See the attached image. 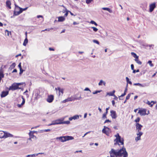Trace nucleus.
<instances>
[{
  "label": "nucleus",
  "instance_id": "1",
  "mask_svg": "<svg viewBox=\"0 0 157 157\" xmlns=\"http://www.w3.org/2000/svg\"><path fill=\"white\" fill-rule=\"evenodd\" d=\"M124 146L121 149L118 150H116L113 148L111 149V150L109 151L110 154V157H121V154L124 152Z\"/></svg>",
  "mask_w": 157,
  "mask_h": 157
},
{
  "label": "nucleus",
  "instance_id": "2",
  "mask_svg": "<svg viewBox=\"0 0 157 157\" xmlns=\"http://www.w3.org/2000/svg\"><path fill=\"white\" fill-rule=\"evenodd\" d=\"M21 84L20 83H17L14 82L12 84L11 86H10L9 88V90H15L18 89H20L21 88L19 87V86L21 85Z\"/></svg>",
  "mask_w": 157,
  "mask_h": 157
},
{
  "label": "nucleus",
  "instance_id": "3",
  "mask_svg": "<svg viewBox=\"0 0 157 157\" xmlns=\"http://www.w3.org/2000/svg\"><path fill=\"white\" fill-rule=\"evenodd\" d=\"M73 139L74 138L73 137L69 136H61L56 138L57 139H59L62 142H64L69 140H73Z\"/></svg>",
  "mask_w": 157,
  "mask_h": 157
},
{
  "label": "nucleus",
  "instance_id": "4",
  "mask_svg": "<svg viewBox=\"0 0 157 157\" xmlns=\"http://www.w3.org/2000/svg\"><path fill=\"white\" fill-rule=\"evenodd\" d=\"M115 136L116 137V138L115 139V141L116 140V144L117 143L119 145H123L124 144V140L121 138L119 134L117 133Z\"/></svg>",
  "mask_w": 157,
  "mask_h": 157
},
{
  "label": "nucleus",
  "instance_id": "5",
  "mask_svg": "<svg viewBox=\"0 0 157 157\" xmlns=\"http://www.w3.org/2000/svg\"><path fill=\"white\" fill-rule=\"evenodd\" d=\"M22 12V10H21V8L18 6H16L14 10L13 14L15 16H17L19 15Z\"/></svg>",
  "mask_w": 157,
  "mask_h": 157
},
{
  "label": "nucleus",
  "instance_id": "6",
  "mask_svg": "<svg viewBox=\"0 0 157 157\" xmlns=\"http://www.w3.org/2000/svg\"><path fill=\"white\" fill-rule=\"evenodd\" d=\"M102 132L103 133L105 134L108 136H109V134L111 132V130L109 128L104 126V128L102 130Z\"/></svg>",
  "mask_w": 157,
  "mask_h": 157
},
{
  "label": "nucleus",
  "instance_id": "7",
  "mask_svg": "<svg viewBox=\"0 0 157 157\" xmlns=\"http://www.w3.org/2000/svg\"><path fill=\"white\" fill-rule=\"evenodd\" d=\"M63 123V122L62 121L60 120H58L55 121H53L52 123L49 124V126H50L53 125H55L57 124H60Z\"/></svg>",
  "mask_w": 157,
  "mask_h": 157
},
{
  "label": "nucleus",
  "instance_id": "8",
  "mask_svg": "<svg viewBox=\"0 0 157 157\" xmlns=\"http://www.w3.org/2000/svg\"><path fill=\"white\" fill-rule=\"evenodd\" d=\"M156 7V3L155 2H154L150 4L149 5V12H152Z\"/></svg>",
  "mask_w": 157,
  "mask_h": 157
},
{
  "label": "nucleus",
  "instance_id": "9",
  "mask_svg": "<svg viewBox=\"0 0 157 157\" xmlns=\"http://www.w3.org/2000/svg\"><path fill=\"white\" fill-rule=\"evenodd\" d=\"M146 109H142L139 110L138 113H139L141 116H143L146 115Z\"/></svg>",
  "mask_w": 157,
  "mask_h": 157
},
{
  "label": "nucleus",
  "instance_id": "10",
  "mask_svg": "<svg viewBox=\"0 0 157 157\" xmlns=\"http://www.w3.org/2000/svg\"><path fill=\"white\" fill-rule=\"evenodd\" d=\"M54 99V96L52 95H50L48 96L47 99V101L49 103H51L52 102Z\"/></svg>",
  "mask_w": 157,
  "mask_h": 157
},
{
  "label": "nucleus",
  "instance_id": "11",
  "mask_svg": "<svg viewBox=\"0 0 157 157\" xmlns=\"http://www.w3.org/2000/svg\"><path fill=\"white\" fill-rule=\"evenodd\" d=\"M110 116L113 119H116L117 117L116 112L113 110L110 111Z\"/></svg>",
  "mask_w": 157,
  "mask_h": 157
},
{
  "label": "nucleus",
  "instance_id": "12",
  "mask_svg": "<svg viewBox=\"0 0 157 157\" xmlns=\"http://www.w3.org/2000/svg\"><path fill=\"white\" fill-rule=\"evenodd\" d=\"M55 90H58L59 91V95H62L63 93L64 89L61 88L60 87H58L55 88Z\"/></svg>",
  "mask_w": 157,
  "mask_h": 157
},
{
  "label": "nucleus",
  "instance_id": "13",
  "mask_svg": "<svg viewBox=\"0 0 157 157\" xmlns=\"http://www.w3.org/2000/svg\"><path fill=\"white\" fill-rule=\"evenodd\" d=\"M21 98L22 99V101L21 103V104H18L17 105V106L18 108H21L22 106L25 104V99L24 98L23 96H21Z\"/></svg>",
  "mask_w": 157,
  "mask_h": 157
},
{
  "label": "nucleus",
  "instance_id": "14",
  "mask_svg": "<svg viewBox=\"0 0 157 157\" xmlns=\"http://www.w3.org/2000/svg\"><path fill=\"white\" fill-rule=\"evenodd\" d=\"M11 3L10 1L9 0H7L6 1V6L9 9H11Z\"/></svg>",
  "mask_w": 157,
  "mask_h": 157
},
{
  "label": "nucleus",
  "instance_id": "15",
  "mask_svg": "<svg viewBox=\"0 0 157 157\" xmlns=\"http://www.w3.org/2000/svg\"><path fill=\"white\" fill-rule=\"evenodd\" d=\"M8 91H3L2 92V93L1 94V98L4 97L8 95Z\"/></svg>",
  "mask_w": 157,
  "mask_h": 157
},
{
  "label": "nucleus",
  "instance_id": "16",
  "mask_svg": "<svg viewBox=\"0 0 157 157\" xmlns=\"http://www.w3.org/2000/svg\"><path fill=\"white\" fill-rule=\"evenodd\" d=\"M124 152L122 154H121L122 156H123V157H127L128 156V154L125 148L124 147V149H123Z\"/></svg>",
  "mask_w": 157,
  "mask_h": 157
},
{
  "label": "nucleus",
  "instance_id": "17",
  "mask_svg": "<svg viewBox=\"0 0 157 157\" xmlns=\"http://www.w3.org/2000/svg\"><path fill=\"white\" fill-rule=\"evenodd\" d=\"M128 86V84L127 83V84L126 87V88H125V89L124 90V93L123 94H122L119 97V98L120 99H122L121 98V97H123V96H125L126 94V92H127V90H128L127 89Z\"/></svg>",
  "mask_w": 157,
  "mask_h": 157
},
{
  "label": "nucleus",
  "instance_id": "18",
  "mask_svg": "<svg viewBox=\"0 0 157 157\" xmlns=\"http://www.w3.org/2000/svg\"><path fill=\"white\" fill-rule=\"evenodd\" d=\"M136 128L138 130V131H140L141 130V128L142 127V126L139 124V123H137L136 124Z\"/></svg>",
  "mask_w": 157,
  "mask_h": 157
},
{
  "label": "nucleus",
  "instance_id": "19",
  "mask_svg": "<svg viewBox=\"0 0 157 157\" xmlns=\"http://www.w3.org/2000/svg\"><path fill=\"white\" fill-rule=\"evenodd\" d=\"M29 140H31L32 138H33L34 137H35L36 138V137L34 135L33 132H32V131H30L29 133Z\"/></svg>",
  "mask_w": 157,
  "mask_h": 157
},
{
  "label": "nucleus",
  "instance_id": "20",
  "mask_svg": "<svg viewBox=\"0 0 157 157\" xmlns=\"http://www.w3.org/2000/svg\"><path fill=\"white\" fill-rule=\"evenodd\" d=\"M115 92V91L114 90H113L112 92H110L109 93H107V94L109 95L110 96H113L114 97H116L117 98V96H116L115 95H114V94Z\"/></svg>",
  "mask_w": 157,
  "mask_h": 157
},
{
  "label": "nucleus",
  "instance_id": "21",
  "mask_svg": "<svg viewBox=\"0 0 157 157\" xmlns=\"http://www.w3.org/2000/svg\"><path fill=\"white\" fill-rule=\"evenodd\" d=\"M156 103V102H154L153 101H151V102H150V101H148L147 102V103L149 105L150 107H152L153 105L154 104Z\"/></svg>",
  "mask_w": 157,
  "mask_h": 157
},
{
  "label": "nucleus",
  "instance_id": "22",
  "mask_svg": "<svg viewBox=\"0 0 157 157\" xmlns=\"http://www.w3.org/2000/svg\"><path fill=\"white\" fill-rule=\"evenodd\" d=\"M26 38L24 40V41L23 43V45L24 46H26L27 44L28 43V40L27 38V34L26 33Z\"/></svg>",
  "mask_w": 157,
  "mask_h": 157
},
{
  "label": "nucleus",
  "instance_id": "23",
  "mask_svg": "<svg viewBox=\"0 0 157 157\" xmlns=\"http://www.w3.org/2000/svg\"><path fill=\"white\" fill-rule=\"evenodd\" d=\"M65 20V18L63 16L59 17H58V21L62 22L64 21Z\"/></svg>",
  "mask_w": 157,
  "mask_h": 157
},
{
  "label": "nucleus",
  "instance_id": "24",
  "mask_svg": "<svg viewBox=\"0 0 157 157\" xmlns=\"http://www.w3.org/2000/svg\"><path fill=\"white\" fill-rule=\"evenodd\" d=\"M5 136H4V138H5L8 137H11L13 136V135H11V134H10L9 133H6V132H5Z\"/></svg>",
  "mask_w": 157,
  "mask_h": 157
},
{
  "label": "nucleus",
  "instance_id": "25",
  "mask_svg": "<svg viewBox=\"0 0 157 157\" xmlns=\"http://www.w3.org/2000/svg\"><path fill=\"white\" fill-rule=\"evenodd\" d=\"M5 135L4 132L0 131V138H4V136H5Z\"/></svg>",
  "mask_w": 157,
  "mask_h": 157
},
{
  "label": "nucleus",
  "instance_id": "26",
  "mask_svg": "<svg viewBox=\"0 0 157 157\" xmlns=\"http://www.w3.org/2000/svg\"><path fill=\"white\" fill-rule=\"evenodd\" d=\"M77 118H78V115H75L73 117H70L69 118V120L70 121H71L73 119L75 120L77 119Z\"/></svg>",
  "mask_w": 157,
  "mask_h": 157
},
{
  "label": "nucleus",
  "instance_id": "27",
  "mask_svg": "<svg viewBox=\"0 0 157 157\" xmlns=\"http://www.w3.org/2000/svg\"><path fill=\"white\" fill-rule=\"evenodd\" d=\"M5 35L8 36H9L10 35H11V33L9 31L7 30H6L5 31Z\"/></svg>",
  "mask_w": 157,
  "mask_h": 157
},
{
  "label": "nucleus",
  "instance_id": "28",
  "mask_svg": "<svg viewBox=\"0 0 157 157\" xmlns=\"http://www.w3.org/2000/svg\"><path fill=\"white\" fill-rule=\"evenodd\" d=\"M135 61L139 65H141L142 64V62L139 60V57H137L135 59Z\"/></svg>",
  "mask_w": 157,
  "mask_h": 157
},
{
  "label": "nucleus",
  "instance_id": "29",
  "mask_svg": "<svg viewBox=\"0 0 157 157\" xmlns=\"http://www.w3.org/2000/svg\"><path fill=\"white\" fill-rule=\"evenodd\" d=\"M102 9L104 10H107V11H108L110 13L112 12V10H111L109 8H106V7H103L102 8Z\"/></svg>",
  "mask_w": 157,
  "mask_h": 157
},
{
  "label": "nucleus",
  "instance_id": "30",
  "mask_svg": "<svg viewBox=\"0 0 157 157\" xmlns=\"http://www.w3.org/2000/svg\"><path fill=\"white\" fill-rule=\"evenodd\" d=\"M103 83V85L104 86H105V82H103L102 80H101L100 81V82H99V83H98V85L99 86H101V85H102V84Z\"/></svg>",
  "mask_w": 157,
  "mask_h": 157
},
{
  "label": "nucleus",
  "instance_id": "31",
  "mask_svg": "<svg viewBox=\"0 0 157 157\" xmlns=\"http://www.w3.org/2000/svg\"><path fill=\"white\" fill-rule=\"evenodd\" d=\"M15 65L16 64L15 63H13L10 66V68L11 69H13L15 67Z\"/></svg>",
  "mask_w": 157,
  "mask_h": 157
},
{
  "label": "nucleus",
  "instance_id": "32",
  "mask_svg": "<svg viewBox=\"0 0 157 157\" xmlns=\"http://www.w3.org/2000/svg\"><path fill=\"white\" fill-rule=\"evenodd\" d=\"M126 79L127 82L129 84H131V85L132 84V82L129 81V79L128 78V77H126Z\"/></svg>",
  "mask_w": 157,
  "mask_h": 157
},
{
  "label": "nucleus",
  "instance_id": "33",
  "mask_svg": "<svg viewBox=\"0 0 157 157\" xmlns=\"http://www.w3.org/2000/svg\"><path fill=\"white\" fill-rule=\"evenodd\" d=\"M131 54L135 58V59L137 57H139L138 56H137L136 54L134 52H132Z\"/></svg>",
  "mask_w": 157,
  "mask_h": 157
},
{
  "label": "nucleus",
  "instance_id": "34",
  "mask_svg": "<svg viewBox=\"0 0 157 157\" xmlns=\"http://www.w3.org/2000/svg\"><path fill=\"white\" fill-rule=\"evenodd\" d=\"M138 133L137 134V135L138 136H140V137H141V136L143 134V133L140 132V131H138Z\"/></svg>",
  "mask_w": 157,
  "mask_h": 157
},
{
  "label": "nucleus",
  "instance_id": "35",
  "mask_svg": "<svg viewBox=\"0 0 157 157\" xmlns=\"http://www.w3.org/2000/svg\"><path fill=\"white\" fill-rule=\"evenodd\" d=\"M71 101V100L70 99V98H68L67 99H66L64 100L63 101V103H65L66 102H67L68 101Z\"/></svg>",
  "mask_w": 157,
  "mask_h": 157
},
{
  "label": "nucleus",
  "instance_id": "36",
  "mask_svg": "<svg viewBox=\"0 0 157 157\" xmlns=\"http://www.w3.org/2000/svg\"><path fill=\"white\" fill-rule=\"evenodd\" d=\"M37 155V154H34L32 155H27V157H33V156H35Z\"/></svg>",
  "mask_w": 157,
  "mask_h": 157
},
{
  "label": "nucleus",
  "instance_id": "37",
  "mask_svg": "<svg viewBox=\"0 0 157 157\" xmlns=\"http://www.w3.org/2000/svg\"><path fill=\"white\" fill-rule=\"evenodd\" d=\"M91 28L93 29V30L95 32H97L98 30V29L96 27H91Z\"/></svg>",
  "mask_w": 157,
  "mask_h": 157
},
{
  "label": "nucleus",
  "instance_id": "38",
  "mask_svg": "<svg viewBox=\"0 0 157 157\" xmlns=\"http://www.w3.org/2000/svg\"><path fill=\"white\" fill-rule=\"evenodd\" d=\"M90 23L94 24L96 26L98 25L97 23L94 21H91L90 22Z\"/></svg>",
  "mask_w": 157,
  "mask_h": 157
},
{
  "label": "nucleus",
  "instance_id": "39",
  "mask_svg": "<svg viewBox=\"0 0 157 157\" xmlns=\"http://www.w3.org/2000/svg\"><path fill=\"white\" fill-rule=\"evenodd\" d=\"M107 114L105 113H104L103 114V115H102V118L103 119H105V118H106L107 117H106V115H107Z\"/></svg>",
  "mask_w": 157,
  "mask_h": 157
},
{
  "label": "nucleus",
  "instance_id": "40",
  "mask_svg": "<svg viewBox=\"0 0 157 157\" xmlns=\"http://www.w3.org/2000/svg\"><path fill=\"white\" fill-rule=\"evenodd\" d=\"M131 95V94L130 93L129 94H128V95L126 96V100H128L130 98Z\"/></svg>",
  "mask_w": 157,
  "mask_h": 157
},
{
  "label": "nucleus",
  "instance_id": "41",
  "mask_svg": "<svg viewBox=\"0 0 157 157\" xmlns=\"http://www.w3.org/2000/svg\"><path fill=\"white\" fill-rule=\"evenodd\" d=\"M93 42L94 43H96L98 45L99 44V42L97 40H93Z\"/></svg>",
  "mask_w": 157,
  "mask_h": 157
},
{
  "label": "nucleus",
  "instance_id": "42",
  "mask_svg": "<svg viewBox=\"0 0 157 157\" xmlns=\"http://www.w3.org/2000/svg\"><path fill=\"white\" fill-rule=\"evenodd\" d=\"M148 63H149V64H150V66L151 67H152L153 66V65L152 63V62L151 61V60L148 61Z\"/></svg>",
  "mask_w": 157,
  "mask_h": 157
},
{
  "label": "nucleus",
  "instance_id": "43",
  "mask_svg": "<svg viewBox=\"0 0 157 157\" xmlns=\"http://www.w3.org/2000/svg\"><path fill=\"white\" fill-rule=\"evenodd\" d=\"M140 120V118L139 117H138L135 120V121L137 123V122H139Z\"/></svg>",
  "mask_w": 157,
  "mask_h": 157
},
{
  "label": "nucleus",
  "instance_id": "44",
  "mask_svg": "<svg viewBox=\"0 0 157 157\" xmlns=\"http://www.w3.org/2000/svg\"><path fill=\"white\" fill-rule=\"evenodd\" d=\"M139 71V69H137L136 70H133V73H135L136 72H138Z\"/></svg>",
  "mask_w": 157,
  "mask_h": 157
},
{
  "label": "nucleus",
  "instance_id": "45",
  "mask_svg": "<svg viewBox=\"0 0 157 157\" xmlns=\"http://www.w3.org/2000/svg\"><path fill=\"white\" fill-rule=\"evenodd\" d=\"M140 139V137L138 136L137 137H136V140L138 141Z\"/></svg>",
  "mask_w": 157,
  "mask_h": 157
},
{
  "label": "nucleus",
  "instance_id": "46",
  "mask_svg": "<svg viewBox=\"0 0 157 157\" xmlns=\"http://www.w3.org/2000/svg\"><path fill=\"white\" fill-rule=\"evenodd\" d=\"M109 107H108V108H106V112L105 113L106 114H107L108 113V110L109 109Z\"/></svg>",
  "mask_w": 157,
  "mask_h": 157
},
{
  "label": "nucleus",
  "instance_id": "47",
  "mask_svg": "<svg viewBox=\"0 0 157 157\" xmlns=\"http://www.w3.org/2000/svg\"><path fill=\"white\" fill-rule=\"evenodd\" d=\"M18 66L20 68V71H21V69H22L21 65V63H19V65H18Z\"/></svg>",
  "mask_w": 157,
  "mask_h": 157
},
{
  "label": "nucleus",
  "instance_id": "48",
  "mask_svg": "<svg viewBox=\"0 0 157 157\" xmlns=\"http://www.w3.org/2000/svg\"><path fill=\"white\" fill-rule=\"evenodd\" d=\"M53 29L52 28H51V29H45V30H42V31H49L51 29Z\"/></svg>",
  "mask_w": 157,
  "mask_h": 157
},
{
  "label": "nucleus",
  "instance_id": "49",
  "mask_svg": "<svg viewBox=\"0 0 157 157\" xmlns=\"http://www.w3.org/2000/svg\"><path fill=\"white\" fill-rule=\"evenodd\" d=\"M108 122H111V121H110L109 120V119H107V120H105V121L104 123H105Z\"/></svg>",
  "mask_w": 157,
  "mask_h": 157
},
{
  "label": "nucleus",
  "instance_id": "50",
  "mask_svg": "<svg viewBox=\"0 0 157 157\" xmlns=\"http://www.w3.org/2000/svg\"><path fill=\"white\" fill-rule=\"evenodd\" d=\"M134 85H138V86H141V84L139 83H134Z\"/></svg>",
  "mask_w": 157,
  "mask_h": 157
},
{
  "label": "nucleus",
  "instance_id": "51",
  "mask_svg": "<svg viewBox=\"0 0 157 157\" xmlns=\"http://www.w3.org/2000/svg\"><path fill=\"white\" fill-rule=\"evenodd\" d=\"M68 14V11L67 10V11H66V13L64 14V16L65 17H67V16Z\"/></svg>",
  "mask_w": 157,
  "mask_h": 157
},
{
  "label": "nucleus",
  "instance_id": "52",
  "mask_svg": "<svg viewBox=\"0 0 157 157\" xmlns=\"http://www.w3.org/2000/svg\"><path fill=\"white\" fill-rule=\"evenodd\" d=\"M40 97V95H37L36 97L35 98V99L36 100H37V99L39 98Z\"/></svg>",
  "mask_w": 157,
  "mask_h": 157
},
{
  "label": "nucleus",
  "instance_id": "53",
  "mask_svg": "<svg viewBox=\"0 0 157 157\" xmlns=\"http://www.w3.org/2000/svg\"><path fill=\"white\" fill-rule=\"evenodd\" d=\"M51 131L50 129H45L44 130V131L45 132H49Z\"/></svg>",
  "mask_w": 157,
  "mask_h": 157
},
{
  "label": "nucleus",
  "instance_id": "54",
  "mask_svg": "<svg viewBox=\"0 0 157 157\" xmlns=\"http://www.w3.org/2000/svg\"><path fill=\"white\" fill-rule=\"evenodd\" d=\"M131 69L132 70H134V65L133 64H132L131 65Z\"/></svg>",
  "mask_w": 157,
  "mask_h": 157
},
{
  "label": "nucleus",
  "instance_id": "55",
  "mask_svg": "<svg viewBox=\"0 0 157 157\" xmlns=\"http://www.w3.org/2000/svg\"><path fill=\"white\" fill-rule=\"evenodd\" d=\"M28 7H26V8H24V9H22V8H21V9L22 10V11H25V10H26L28 9Z\"/></svg>",
  "mask_w": 157,
  "mask_h": 157
},
{
  "label": "nucleus",
  "instance_id": "56",
  "mask_svg": "<svg viewBox=\"0 0 157 157\" xmlns=\"http://www.w3.org/2000/svg\"><path fill=\"white\" fill-rule=\"evenodd\" d=\"M49 49L50 51H54V49H53V48H49Z\"/></svg>",
  "mask_w": 157,
  "mask_h": 157
},
{
  "label": "nucleus",
  "instance_id": "57",
  "mask_svg": "<svg viewBox=\"0 0 157 157\" xmlns=\"http://www.w3.org/2000/svg\"><path fill=\"white\" fill-rule=\"evenodd\" d=\"M21 56V54H18L15 57H18V56Z\"/></svg>",
  "mask_w": 157,
  "mask_h": 157
},
{
  "label": "nucleus",
  "instance_id": "58",
  "mask_svg": "<svg viewBox=\"0 0 157 157\" xmlns=\"http://www.w3.org/2000/svg\"><path fill=\"white\" fill-rule=\"evenodd\" d=\"M17 70L16 69H14V70H13V71H12V72L13 73V72H17Z\"/></svg>",
  "mask_w": 157,
  "mask_h": 157
},
{
  "label": "nucleus",
  "instance_id": "59",
  "mask_svg": "<svg viewBox=\"0 0 157 157\" xmlns=\"http://www.w3.org/2000/svg\"><path fill=\"white\" fill-rule=\"evenodd\" d=\"M112 104L113 105H114L115 104V101L114 100H112Z\"/></svg>",
  "mask_w": 157,
  "mask_h": 157
},
{
  "label": "nucleus",
  "instance_id": "60",
  "mask_svg": "<svg viewBox=\"0 0 157 157\" xmlns=\"http://www.w3.org/2000/svg\"><path fill=\"white\" fill-rule=\"evenodd\" d=\"M86 90V91H88V90H89V91H90V89L88 88H86L85 90Z\"/></svg>",
  "mask_w": 157,
  "mask_h": 157
},
{
  "label": "nucleus",
  "instance_id": "61",
  "mask_svg": "<svg viewBox=\"0 0 157 157\" xmlns=\"http://www.w3.org/2000/svg\"><path fill=\"white\" fill-rule=\"evenodd\" d=\"M87 113H85L84 115V118H85L86 117V116H87Z\"/></svg>",
  "mask_w": 157,
  "mask_h": 157
},
{
  "label": "nucleus",
  "instance_id": "62",
  "mask_svg": "<svg viewBox=\"0 0 157 157\" xmlns=\"http://www.w3.org/2000/svg\"><path fill=\"white\" fill-rule=\"evenodd\" d=\"M23 70H22V69H21V71H20V74H21L23 73Z\"/></svg>",
  "mask_w": 157,
  "mask_h": 157
},
{
  "label": "nucleus",
  "instance_id": "63",
  "mask_svg": "<svg viewBox=\"0 0 157 157\" xmlns=\"http://www.w3.org/2000/svg\"><path fill=\"white\" fill-rule=\"evenodd\" d=\"M40 17H43V16H41V15H38V16H37V17L38 18H40Z\"/></svg>",
  "mask_w": 157,
  "mask_h": 157
},
{
  "label": "nucleus",
  "instance_id": "64",
  "mask_svg": "<svg viewBox=\"0 0 157 157\" xmlns=\"http://www.w3.org/2000/svg\"><path fill=\"white\" fill-rule=\"evenodd\" d=\"M3 24L0 22V26L2 27V26H3Z\"/></svg>",
  "mask_w": 157,
  "mask_h": 157
}]
</instances>
